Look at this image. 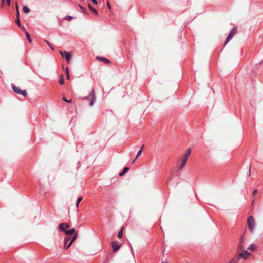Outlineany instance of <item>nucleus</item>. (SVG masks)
Masks as SVG:
<instances>
[{
	"mask_svg": "<svg viewBox=\"0 0 263 263\" xmlns=\"http://www.w3.org/2000/svg\"><path fill=\"white\" fill-rule=\"evenodd\" d=\"M59 229L62 231H65V229L69 227V225L66 223H61L59 225Z\"/></svg>",
	"mask_w": 263,
	"mask_h": 263,
	"instance_id": "obj_8",
	"label": "nucleus"
},
{
	"mask_svg": "<svg viewBox=\"0 0 263 263\" xmlns=\"http://www.w3.org/2000/svg\"><path fill=\"white\" fill-rule=\"evenodd\" d=\"M79 7L81 9V10L83 11V12L84 13H86V10L81 5H79Z\"/></svg>",
	"mask_w": 263,
	"mask_h": 263,
	"instance_id": "obj_24",
	"label": "nucleus"
},
{
	"mask_svg": "<svg viewBox=\"0 0 263 263\" xmlns=\"http://www.w3.org/2000/svg\"><path fill=\"white\" fill-rule=\"evenodd\" d=\"M107 7L109 9H110V5L108 3V2H107Z\"/></svg>",
	"mask_w": 263,
	"mask_h": 263,
	"instance_id": "obj_37",
	"label": "nucleus"
},
{
	"mask_svg": "<svg viewBox=\"0 0 263 263\" xmlns=\"http://www.w3.org/2000/svg\"><path fill=\"white\" fill-rule=\"evenodd\" d=\"M12 88L14 92L17 94H22L24 96H25L27 95V91L26 90H22L20 87L15 86L14 85H12Z\"/></svg>",
	"mask_w": 263,
	"mask_h": 263,
	"instance_id": "obj_5",
	"label": "nucleus"
},
{
	"mask_svg": "<svg viewBox=\"0 0 263 263\" xmlns=\"http://www.w3.org/2000/svg\"><path fill=\"white\" fill-rule=\"evenodd\" d=\"M62 100L67 103H70L71 102V100H67L65 97H63Z\"/></svg>",
	"mask_w": 263,
	"mask_h": 263,
	"instance_id": "obj_23",
	"label": "nucleus"
},
{
	"mask_svg": "<svg viewBox=\"0 0 263 263\" xmlns=\"http://www.w3.org/2000/svg\"><path fill=\"white\" fill-rule=\"evenodd\" d=\"M65 71H66V74H67V73H69V70H68V68L67 67L66 68Z\"/></svg>",
	"mask_w": 263,
	"mask_h": 263,
	"instance_id": "obj_31",
	"label": "nucleus"
},
{
	"mask_svg": "<svg viewBox=\"0 0 263 263\" xmlns=\"http://www.w3.org/2000/svg\"><path fill=\"white\" fill-rule=\"evenodd\" d=\"M143 145L142 146V147L141 148V149L138 152L137 154V156H136V159H137L139 156L141 155V153H142V147H143Z\"/></svg>",
	"mask_w": 263,
	"mask_h": 263,
	"instance_id": "obj_18",
	"label": "nucleus"
},
{
	"mask_svg": "<svg viewBox=\"0 0 263 263\" xmlns=\"http://www.w3.org/2000/svg\"><path fill=\"white\" fill-rule=\"evenodd\" d=\"M250 255V253L248 252L247 251L245 250L242 251L239 254L238 257L237 259L238 260L239 259V257H242L243 259H246L249 255Z\"/></svg>",
	"mask_w": 263,
	"mask_h": 263,
	"instance_id": "obj_7",
	"label": "nucleus"
},
{
	"mask_svg": "<svg viewBox=\"0 0 263 263\" xmlns=\"http://www.w3.org/2000/svg\"><path fill=\"white\" fill-rule=\"evenodd\" d=\"M123 228H122L120 231L119 232H118V237L119 238H121L123 236Z\"/></svg>",
	"mask_w": 263,
	"mask_h": 263,
	"instance_id": "obj_17",
	"label": "nucleus"
},
{
	"mask_svg": "<svg viewBox=\"0 0 263 263\" xmlns=\"http://www.w3.org/2000/svg\"><path fill=\"white\" fill-rule=\"evenodd\" d=\"M60 53L62 57H65L67 62H69L71 58V56L69 52H67L66 51H63L60 50Z\"/></svg>",
	"mask_w": 263,
	"mask_h": 263,
	"instance_id": "obj_6",
	"label": "nucleus"
},
{
	"mask_svg": "<svg viewBox=\"0 0 263 263\" xmlns=\"http://www.w3.org/2000/svg\"><path fill=\"white\" fill-rule=\"evenodd\" d=\"M162 263H164V262L163 261H162Z\"/></svg>",
	"mask_w": 263,
	"mask_h": 263,
	"instance_id": "obj_42",
	"label": "nucleus"
},
{
	"mask_svg": "<svg viewBox=\"0 0 263 263\" xmlns=\"http://www.w3.org/2000/svg\"><path fill=\"white\" fill-rule=\"evenodd\" d=\"M129 168L127 167H125L123 168V171L119 173L120 176H123L128 171Z\"/></svg>",
	"mask_w": 263,
	"mask_h": 263,
	"instance_id": "obj_12",
	"label": "nucleus"
},
{
	"mask_svg": "<svg viewBox=\"0 0 263 263\" xmlns=\"http://www.w3.org/2000/svg\"><path fill=\"white\" fill-rule=\"evenodd\" d=\"M23 11L25 13H28L30 12L29 8L28 7H27V6H24L23 8Z\"/></svg>",
	"mask_w": 263,
	"mask_h": 263,
	"instance_id": "obj_16",
	"label": "nucleus"
},
{
	"mask_svg": "<svg viewBox=\"0 0 263 263\" xmlns=\"http://www.w3.org/2000/svg\"><path fill=\"white\" fill-rule=\"evenodd\" d=\"M237 260L232 259L229 263H237Z\"/></svg>",
	"mask_w": 263,
	"mask_h": 263,
	"instance_id": "obj_26",
	"label": "nucleus"
},
{
	"mask_svg": "<svg viewBox=\"0 0 263 263\" xmlns=\"http://www.w3.org/2000/svg\"><path fill=\"white\" fill-rule=\"evenodd\" d=\"M112 247L114 252L117 251L120 247L117 241L112 242Z\"/></svg>",
	"mask_w": 263,
	"mask_h": 263,
	"instance_id": "obj_9",
	"label": "nucleus"
},
{
	"mask_svg": "<svg viewBox=\"0 0 263 263\" xmlns=\"http://www.w3.org/2000/svg\"><path fill=\"white\" fill-rule=\"evenodd\" d=\"M77 238V234H75L71 238H69V237H66L64 239V249H68Z\"/></svg>",
	"mask_w": 263,
	"mask_h": 263,
	"instance_id": "obj_2",
	"label": "nucleus"
},
{
	"mask_svg": "<svg viewBox=\"0 0 263 263\" xmlns=\"http://www.w3.org/2000/svg\"><path fill=\"white\" fill-rule=\"evenodd\" d=\"M59 83L60 84H62V85L64 84V80L63 79V76L62 75L61 76V78L59 80Z\"/></svg>",
	"mask_w": 263,
	"mask_h": 263,
	"instance_id": "obj_20",
	"label": "nucleus"
},
{
	"mask_svg": "<svg viewBox=\"0 0 263 263\" xmlns=\"http://www.w3.org/2000/svg\"><path fill=\"white\" fill-rule=\"evenodd\" d=\"M88 7L92 12L95 13L96 14H98L97 11L95 8H93L90 4L88 5Z\"/></svg>",
	"mask_w": 263,
	"mask_h": 263,
	"instance_id": "obj_14",
	"label": "nucleus"
},
{
	"mask_svg": "<svg viewBox=\"0 0 263 263\" xmlns=\"http://www.w3.org/2000/svg\"><path fill=\"white\" fill-rule=\"evenodd\" d=\"M16 23H17V24H18V25L19 26H20V25H20V21H19L18 17H17V21H16Z\"/></svg>",
	"mask_w": 263,
	"mask_h": 263,
	"instance_id": "obj_29",
	"label": "nucleus"
},
{
	"mask_svg": "<svg viewBox=\"0 0 263 263\" xmlns=\"http://www.w3.org/2000/svg\"><path fill=\"white\" fill-rule=\"evenodd\" d=\"M236 31H237L236 27H233L231 30V31H230L229 33H236Z\"/></svg>",
	"mask_w": 263,
	"mask_h": 263,
	"instance_id": "obj_19",
	"label": "nucleus"
},
{
	"mask_svg": "<svg viewBox=\"0 0 263 263\" xmlns=\"http://www.w3.org/2000/svg\"><path fill=\"white\" fill-rule=\"evenodd\" d=\"M92 3L95 5H97L98 4V2L97 0H91Z\"/></svg>",
	"mask_w": 263,
	"mask_h": 263,
	"instance_id": "obj_27",
	"label": "nucleus"
},
{
	"mask_svg": "<svg viewBox=\"0 0 263 263\" xmlns=\"http://www.w3.org/2000/svg\"><path fill=\"white\" fill-rule=\"evenodd\" d=\"M48 44L49 45H49V44L48 43ZM50 46V48H51L52 50H53V48L52 47H51L50 46Z\"/></svg>",
	"mask_w": 263,
	"mask_h": 263,
	"instance_id": "obj_39",
	"label": "nucleus"
},
{
	"mask_svg": "<svg viewBox=\"0 0 263 263\" xmlns=\"http://www.w3.org/2000/svg\"><path fill=\"white\" fill-rule=\"evenodd\" d=\"M135 161H136V159H135V160L133 161V162H132V163H134L135 162Z\"/></svg>",
	"mask_w": 263,
	"mask_h": 263,
	"instance_id": "obj_40",
	"label": "nucleus"
},
{
	"mask_svg": "<svg viewBox=\"0 0 263 263\" xmlns=\"http://www.w3.org/2000/svg\"><path fill=\"white\" fill-rule=\"evenodd\" d=\"M16 11V16H17V18L18 17V16L20 15V12H19V11L17 10V11Z\"/></svg>",
	"mask_w": 263,
	"mask_h": 263,
	"instance_id": "obj_33",
	"label": "nucleus"
},
{
	"mask_svg": "<svg viewBox=\"0 0 263 263\" xmlns=\"http://www.w3.org/2000/svg\"><path fill=\"white\" fill-rule=\"evenodd\" d=\"M6 3L7 5L10 6V0H7Z\"/></svg>",
	"mask_w": 263,
	"mask_h": 263,
	"instance_id": "obj_30",
	"label": "nucleus"
},
{
	"mask_svg": "<svg viewBox=\"0 0 263 263\" xmlns=\"http://www.w3.org/2000/svg\"><path fill=\"white\" fill-rule=\"evenodd\" d=\"M251 175V166L249 167V176Z\"/></svg>",
	"mask_w": 263,
	"mask_h": 263,
	"instance_id": "obj_35",
	"label": "nucleus"
},
{
	"mask_svg": "<svg viewBox=\"0 0 263 263\" xmlns=\"http://www.w3.org/2000/svg\"><path fill=\"white\" fill-rule=\"evenodd\" d=\"M191 153V148H187L185 153L182 156L181 159L180 160L181 165L179 166L178 169L181 170L183 168V167L185 166L186 162L190 157Z\"/></svg>",
	"mask_w": 263,
	"mask_h": 263,
	"instance_id": "obj_1",
	"label": "nucleus"
},
{
	"mask_svg": "<svg viewBox=\"0 0 263 263\" xmlns=\"http://www.w3.org/2000/svg\"><path fill=\"white\" fill-rule=\"evenodd\" d=\"M66 77H67V79H69V78H70L69 73H67V74H66Z\"/></svg>",
	"mask_w": 263,
	"mask_h": 263,
	"instance_id": "obj_36",
	"label": "nucleus"
},
{
	"mask_svg": "<svg viewBox=\"0 0 263 263\" xmlns=\"http://www.w3.org/2000/svg\"><path fill=\"white\" fill-rule=\"evenodd\" d=\"M85 100H88L90 99L91 101L90 102V105L92 106L93 104V102L95 100V90L94 89H92L91 91L90 92V94L88 96H86L84 98H83Z\"/></svg>",
	"mask_w": 263,
	"mask_h": 263,
	"instance_id": "obj_4",
	"label": "nucleus"
},
{
	"mask_svg": "<svg viewBox=\"0 0 263 263\" xmlns=\"http://www.w3.org/2000/svg\"><path fill=\"white\" fill-rule=\"evenodd\" d=\"M97 59L101 60L103 62H104L106 64H108L110 63V61L105 58L97 57Z\"/></svg>",
	"mask_w": 263,
	"mask_h": 263,
	"instance_id": "obj_10",
	"label": "nucleus"
},
{
	"mask_svg": "<svg viewBox=\"0 0 263 263\" xmlns=\"http://www.w3.org/2000/svg\"><path fill=\"white\" fill-rule=\"evenodd\" d=\"M247 225L250 232L253 233L255 227V221L252 216H250L248 217L247 220Z\"/></svg>",
	"mask_w": 263,
	"mask_h": 263,
	"instance_id": "obj_3",
	"label": "nucleus"
},
{
	"mask_svg": "<svg viewBox=\"0 0 263 263\" xmlns=\"http://www.w3.org/2000/svg\"><path fill=\"white\" fill-rule=\"evenodd\" d=\"M68 241H69V240H67V245H68Z\"/></svg>",
	"mask_w": 263,
	"mask_h": 263,
	"instance_id": "obj_41",
	"label": "nucleus"
},
{
	"mask_svg": "<svg viewBox=\"0 0 263 263\" xmlns=\"http://www.w3.org/2000/svg\"><path fill=\"white\" fill-rule=\"evenodd\" d=\"M82 200V197H79L77 199V202L80 203Z\"/></svg>",
	"mask_w": 263,
	"mask_h": 263,
	"instance_id": "obj_25",
	"label": "nucleus"
},
{
	"mask_svg": "<svg viewBox=\"0 0 263 263\" xmlns=\"http://www.w3.org/2000/svg\"><path fill=\"white\" fill-rule=\"evenodd\" d=\"M79 203H78V202H77V203H76V206L78 208L79 206Z\"/></svg>",
	"mask_w": 263,
	"mask_h": 263,
	"instance_id": "obj_38",
	"label": "nucleus"
},
{
	"mask_svg": "<svg viewBox=\"0 0 263 263\" xmlns=\"http://www.w3.org/2000/svg\"><path fill=\"white\" fill-rule=\"evenodd\" d=\"M234 34H229V35L226 39V41L225 42L224 46H225L227 44H228V42L233 38Z\"/></svg>",
	"mask_w": 263,
	"mask_h": 263,
	"instance_id": "obj_11",
	"label": "nucleus"
},
{
	"mask_svg": "<svg viewBox=\"0 0 263 263\" xmlns=\"http://www.w3.org/2000/svg\"><path fill=\"white\" fill-rule=\"evenodd\" d=\"M257 192V190L256 189H255L253 191V195L254 196Z\"/></svg>",
	"mask_w": 263,
	"mask_h": 263,
	"instance_id": "obj_28",
	"label": "nucleus"
},
{
	"mask_svg": "<svg viewBox=\"0 0 263 263\" xmlns=\"http://www.w3.org/2000/svg\"><path fill=\"white\" fill-rule=\"evenodd\" d=\"M74 231H75L74 229L72 228L70 230L65 231V232L66 235H70V234L73 233L74 232Z\"/></svg>",
	"mask_w": 263,
	"mask_h": 263,
	"instance_id": "obj_13",
	"label": "nucleus"
},
{
	"mask_svg": "<svg viewBox=\"0 0 263 263\" xmlns=\"http://www.w3.org/2000/svg\"><path fill=\"white\" fill-rule=\"evenodd\" d=\"M6 1L7 0H2V5H4L5 3L6 2Z\"/></svg>",
	"mask_w": 263,
	"mask_h": 263,
	"instance_id": "obj_32",
	"label": "nucleus"
},
{
	"mask_svg": "<svg viewBox=\"0 0 263 263\" xmlns=\"http://www.w3.org/2000/svg\"><path fill=\"white\" fill-rule=\"evenodd\" d=\"M15 9H16V11L18 10V5H17V4L16 3L15 4Z\"/></svg>",
	"mask_w": 263,
	"mask_h": 263,
	"instance_id": "obj_34",
	"label": "nucleus"
},
{
	"mask_svg": "<svg viewBox=\"0 0 263 263\" xmlns=\"http://www.w3.org/2000/svg\"><path fill=\"white\" fill-rule=\"evenodd\" d=\"M248 249L251 251H254L256 249V246L255 245L252 243L249 246Z\"/></svg>",
	"mask_w": 263,
	"mask_h": 263,
	"instance_id": "obj_15",
	"label": "nucleus"
},
{
	"mask_svg": "<svg viewBox=\"0 0 263 263\" xmlns=\"http://www.w3.org/2000/svg\"><path fill=\"white\" fill-rule=\"evenodd\" d=\"M72 18V17L70 15H67L64 17L65 20L70 21Z\"/></svg>",
	"mask_w": 263,
	"mask_h": 263,
	"instance_id": "obj_22",
	"label": "nucleus"
},
{
	"mask_svg": "<svg viewBox=\"0 0 263 263\" xmlns=\"http://www.w3.org/2000/svg\"><path fill=\"white\" fill-rule=\"evenodd\" d=\"M26 37H27V40L28 41V42L29 43H31V37L30 36V34H26Z\"/></svg>",
	"mask_w": 263,
	"mask_h": 263,
	"instance_id": "obj_21",
	"label": "nucleus"
}]
</instances>
